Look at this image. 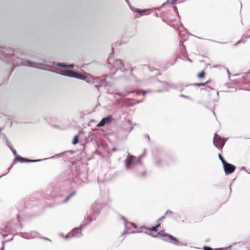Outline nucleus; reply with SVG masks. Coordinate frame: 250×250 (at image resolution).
<instances>
[{
    "mask_svg": "<svg viewBox=\"0 0 250 250\" xmlns=\"http://www.w3.org/2000/svg\"><path fill=\"white\" fill-rule=\"evenodd\" d=\"M110 77L109 75H105L102 77L92 76L88 74H86L85 81L91 83H98L101 85L108 86L110 85V82L106 80Z\"/></svg>",
    "mask_w": 250,
    "mask_h": 250,
    "instance_id": "obj_1",
    "label": "nucleus"
},
{
    "mask_svg": "<svg viewBox=\"0 0 250 250\" xmlns=\"http://www.w3.org/2000/svg\"><path fill=\"white\" fill-rule=\"evenodd\" d=\"M62 75L68 76L70 77L75 78L80 80H85L86 74H82L80 73H78L77 72L71 71V70H67L66 71H63L62 72Z\"/></svg>",
    "mask_w": 250,
    "mask_h": 250,
    "instance_id": "obj_2",
    "label": "nucleus"
},
{
    "mask_svg": "<svg viewBox=\"0 0 250 250\" xmlns=\"http://www.w3.org/2000/svg\"><path fill=\"white\" fill-rule=\"evenodd\" d=\"M135 157L132 155H128L124 161V164L127 170L132 169L137 162H135Z\"/></svg>",
    "mask_w": 250,
    "mask_h": 250,
    "instance_id": "obj_3",
    "label": "nucleus"
},
{
    "mask_svg": "<svg viewBox=\"0 0 250 250\" xmlns=\"http://www.w3.org/2000/svg\"><path fill=\"white\" fill-rule=\"evenodd\" d=\"M213 143L215 146L219 149L221 150L225 144L226 141L222 139L220 136L215 133L214 134Z\"/></svg>",
    "mask_w": 250,
    "mask_h": 250,
    "instance_id": "obj_4",
    "label": "nucleus"
},
{
    "mask_svg": "<svg viewBox=\"0 0 250 250\" xmlns=\"http://www.w3.org/2000/svg\"><path fill=\"white\" fill-rule=\"evenodd\" d=\"M122 218L124 221L125 226L126 228V230L124 231L123 235L135 233V232L134 231H129L128 230L132 228H135L136 225L132 222H127L126 219L124 217H122Z\"/></svg>",
    "mask_w": 250,
    "mask_h": 250,
    "instance_id": "obj_5",
    "label": "nucleus"
},
{
    "mask_svg": "<svg viewBox=\"0 0 250 250\" xmlns=\"http://www.w3.org/2000/svg\"><path fill=\"white\" fill-rule=\"evenodd\" d=\"M82 235V233H81V229L78 228H76L73 229V230L68 233L65 236V239L70 238L71 237H76L79 238L81 237Z\"/></svg>",
    "mask_w": 250,
    "mask_h": 250,
    "instance_id": "obj_6",
    "label": "nucleus"
},
{
    "mask_svg": "<svg viewBox=\"0 0 250 250\" xmlns=\"http://www.w3.org/2000/svg\"><path fill=\"white\" fill-rule=\"evenodd\" d=\"M12 54L13 51L12 50L0 47V59L5 61L7 56Z\"/></svg>",
    "mask_w": 250,
    "mask_h": 250,
    "instance_id": "obj_7",
    "label": "nucleus"
},
{
    "mask_svg": "<svg viewBox=\"0 0 250 250\" xmlns=\"http://www.w3.org/2000/svg\"><path fill=\"white\" fill-rule=\"evenodd\" d=\"M158 234L161 236L164 237H167L168 239H170L171 240L170 243L173 244L174 245H179V241L174 237L172 236L171 235L168 234L165 232L164 230H161L158 232Z\"/></svg>",
    "mask_w": 250,
    "mask_h": 250,
    "instance_id": "obj_8",
    "label": "nucleus"
},
{
    "mask_svg": "<svg viewBox=\"0 0 250 250\" xmlns=\"http://www.w3.org/2000/svg\"><path fill=\"white\" fill-rule=\"evenodd\" d=\"M223 168L226 175L232 173L235 169V167L228 162L225 165H223Z\"/></svg>",
    "mask_w": 250,
    "mask_h": 250,
    "instance_id": "obj_9",
    "label": "nucleus"
},
{
    "mask_svg": "<svg viewBox=\"0 0 250 250\" xmlns=\"http://www.w3.org/2000/svg\"><path fill=\"white\" fill-rule=\"evenodd\" d=\"M48 158H45L43 159H39V160H29L23 157H21V156H17L15 158L14 163H16V162H20L21 163L23 162H37L45 160H47Z\"/></svg>",
    "mask_w": 250,
    "mask_h": 250,
    "instance_id": "obj_10",
    "label": "nucleus"
},
{
    "mask_svg": "<svg viewBox=\"0 0 250 250\" xmlns=\"http://www.w3.org/2000/svg\"><path fill=\"white\" fill-rule=\"evenodd\" d=\"M149 92H150V90H148V91L141 90V91H131L129 93L120 92V93H119V95H120L121 96L125 97V96H127L128 94H130V93L133 94L134 96H137L141 93L143 96H145L146 93Z\"/></svg>",
    "mask_w": 250,
    "mask_h": 250,
    "instance_id": "obj_11",
    "label": "nucleus"
},
{
    "mask_svg": "<svg viewBox=\"0 0 250 250\" xmlns=\"http://www.w3.org/2000/svg\"><path fill=\"white\" fill-rule=\"evenodd\" d=\"M112 117L110 116H108L106 117L103 118L100 123L97 125V126L102 127L104 126L106 124L110 123L112 121Z\"/></svg>",
    "mask_w": 250,
    "mask_h": 250,
    "instance_id": "obj_12",
    "label": "nucleus"
},
{
    "mask_svg": "<svg viewBox=\"0 0 250 250\" xmlns=\"http://www.w3.org/2000/svg\"><path fill=\"white\" fill-rule=\"evenodd\" d=\"M113 66L118 69H121L124 65L122 60L116 59L113 63Z\"/></svg>",
    "mask_w": 250,
    "mask_h": 250,
    "instance_id": "obj_13",
    "label": "nucleus"
},
{
    "mask_svg": "<svg viewBox=\"0 0 250 250\" xmlns=\"http://www.w3.org/2000/svg\"><path fill=\"white\" fill-rule=\"evenodd\" d=\"M39 236V234L35 231H32L22 237L26 239H32Z\"/></svg>",
    "mask_w": 250,
    "mask_h": 250,
    "instance_id": "obj_14",
    "label": "nucleus"
},
{
    "mask_svg": "<svg viewBox=\"0 0 250 250\" xmlns=\"http://www.w3.org/2000/svg\"><path fill=\"white\" fill-rule=\"evenodd\" d=\"M162 85L165 87L164 89H159V90H157L156 92H162L163 91H167L168 90L169 88L170 87V85H169V84H168L167 83H165V82H162Z\"/></svg>",
    "mask_w": 250,
    "mask_h": 250,
    "instance_id": "obj_15",
    "label": "nucleus"
},
{
    "mask_svg": "<svg viewBox=\"0 0 250 250\" xmlns=\"http://www.w3.org/2000/svg\"><path fill=\"white\" fill-rule=\"evenodd\" d=\"M75 194V192L73 191L68 196H67L65 199L63 200V203L67 202L72 197H73Z\"/></svg>",
    "mask_w": 250,
    "mask_h": 250,
    "instance_id": "obj_16",
    "label": "nucleus"
},
{
    "mask_svg": "<svg viewBox=\"0 0 250 250\" xmlns=\"http://www.w3.org/2000/svg\"><path fill=\"white\" fill-rule=\"evenodd\" d=\"M218 157L220 161L222 162L223 165H225V164H227V162L225 160V159L223 158L221 154H218Z\"/></svg>",
    "mask_w": 250,
    "mask_h": 250,
    "instance_id": "obj_17",
    "label": "nucleus"
},
{
    "mask_svg": "<svg viewBox=\"0 0 250 250\" xmlns=\"http://www.w3.org/2000/svg\"><path fill=\"white\" fill-rule=\"evenodd\" d=\"M78 143V135H75L74 136V139L72 142V144L73 145H76Z\"/></svg>",
    "mask_w": 250,
    "mask_h": 250,
    "instance_id": "obj_18",
    "label": "nucleus"
},
{
    "mask_svg": "<svg viewBox=\"0 0 250 250\" xmlns=\"http://www.w3.org/2000/svg\"><path fill=\"white\" fill-rule=\"evenodd\" d=\"M146 11V10H140L138 9L136 10V12L140 13L141 15H143V13Z\"/></svg>",
    "mask_w": 250,
    "mask_h": 250,
    "instance_id": "obj_19",
    "label": "nucleus"
},
{
    "mask_svg": "<svg viewBox=\"0 0 250 250\" xmlns=\"http://www.w3.org/2000/svg\"><path fill=\"white\" fill-rule=\"evenodd\" d=\"M204 75H205V72L204 71H203L202 72H201V73H200L198 74V77L199 78H203V77H204Z\"/></svg>",
    "mask_w": 250,
    "mask_h": 250,
    "instance_id": "obj_20",
    "label": "nucleus"
},
{
    "mask_svg": "<svg viewBox=\"0 0 250 250\" xmlns=\"http://www.w3.org/2000/svg\"><path fill=\"white\" fill-rule=\"evenodd\" d=\"M243 37L245 38H250V32L249 31L247 34L244 35Z\"/></svg>",
    "mask_w": 250,
    "mask_h": 250,
    "instance_id": "obj_21",
    "label": "nucleus"
},
{
    "mask_svg": "<svg viewBox=\"0 0 250 250\" xmlns=\"http://www.w3.org/2000/svg\"><path fill=\"white\" fill-rule=\"evenodd\" d=\"M149 229L150 231H155V232L157 231V230H158L156 228V227L155 226Z\"/></svg>",
    "mask_w": 250,
    "mask_h": 250,
    "instance_id": "obj_22",
    "label": "nucleus"
},
{
    "mask_svg": "<svg viewBox=\"0 0 250 250\" xmlns=\"http://www.w3.org/2000/svg\"><path fill=\"white\" fill-rule=\"evenodd\" d=\"M6 144L8 146V147L11 149V148H12V145H11V144L10 143V142L8 141V140L7 139L6 140Z\"/></svg>",
    "mask_w": 250,
    "mask_h": 250,
    "instance_id": "obj_23",
    "label": "nucleus"
},
{
    "mask_svg": "<svg viewBox=\"0 0 250 250\" xmlns=\"http://www.w3.org/2000/svg\"><path fill=\"white\" fill-rule=\"evenodd\" d=\"M163 240L165 241L168 242H170V241H171L170 240V239H168V237H164V238H163Z\"/></svg>",
    "mask_w": 250,
    "mask_h": 250,
    "instance_id": "obj_24",
    "label": "nucleus"
},
{
    "mask_svg": "<svg viewBox=\"0 0 250 250\" xmlns=\"http://www.w3.org/2000/svg\"><path fill=\"white\" fill-rule=\"evenodd\" d=\"M172 212L169 210H168L167 211V212L165 213V215H168L169 214L171 215L172 214Z\"/></svg>",
    "mask_w": 250,
    "mask_h": 250,
    "instance_id": "obj_25",
    "label": "nucleus"
},
{
    "mask_svg": "<svg viewBox=\"0 0 250 250\" xmlns=\"http://www.w3.org/2000/svg\"><path fill=\"white\" fill-rule=\"evenodd\" d=\"M57 65L59 66H61V67H66V66L64 64L62 63H58L57 64Z\"/></svg>",
    "mask_w": 250,
    "mask_h": 250,
    "instance_id": "obj_26",
    "label": "nucleus"
},
{
    "mask_svg": "<svg viewBox=\"0 0 250 250\" xmlns=\"http://www.w3.org/2000/svg\"><path fill=\"white\" fill-rule=\"evenodd\" d=\"M87 220L88 221V222L86 223V224L90 223L92 221V219L89 216H87Z\"/></svg>",
    "mask_w": 250,
    "mask_h": 250,
    "instance_id": "obj_27",
    "label": "nucleus"
},
{
    "mask_svg": "<svg viewBox=\"0 0 250 250\" xmlns=\"http://www.w3.org/2000/svg\"><path fill=\"white\" fill-rule=\"evenodd\" d=\"M180 97H183V98H187V99H189V100H190V99H191L190 97H188V96H186V95H183V94H181V95H180Z\"/></svg>",
    "mask_w": 250,
    "mask_h": 250,
    "instance_id": "obj_28",
    "label": "nucleus"
},
{
    "mask_svg": "<svg viewBox=\"0 0 250 250\" xmlns=\"http://www.w3.org/2000/svg\"><path fill=\"white\" fill-rule=\"evenodd\" d=\"M145 153H143V154H142V155L140 157V158H139L138 159L137 162H138V163H140V160H141V158H142L143 156H145Z\"/></svg>",
    "mask_w": 250,
    "mask_h": 250,
    "instance_id": "obj_29",
    "label": "nucleus"
},
{
    "mask_svg": "<svg viewBox=\"0 0 250 250\" xmlns=\"http://www.w3.org/2000/svg\"><path fill=\"white\" fill-rule=\"evenodd\" d=\"M204 250H213L212 248H211L210 247H205L204 248Z\"/></svg>",
    "mask_w": 250,
    "mask_h": 250,
    "instance_id": "obj_30",
    "label": "nucleus"
},
{
    "mask_svg": "<svg viewBox=\"0 0 250 250\" xmlns=\"http://www.w3.org/2000/svg\"><path fill=\"white\" fill-rule=\"evenodd\" d=\"M11 150L12 152V153L14 154V155H16V151L14 150L12 148H11Z\"/></svg>",
    "mask_w": 250,
    "mask_h": 250,
    "instance_id": "obj_31",
    "label": "nucleus"
},
{
    "mask_svg": "<svg viewBox=\"0 0 250 250\" xmlns=\"http://www.w3.org/2000/svg\"><path fill=\"white\" fill-rule=\"evenodd\" d=\"M165 216H163L162 217H161V218H160L158 219V221H162L165 219Z\"/></svg>",
    "mask_w": 250,
    "mask_h": 250,
    "instance_id": "obj_32",
    "label": "nucleus"
},
{
    "mask_svg": "<svg viewBox=\"0 0 250 250\" xmlns=\"http://www.w3.org/2000/svg\"><path fill=\"white\" fill-rule=\"evenodd\" d=\"M28 63H29V65H28L29 66H32V67L34 66L33 63L32 62H28Z\"/></svg>",
    "mask_w": 250,
    "mask_h": 250,
    "instance_id": "obj_33",
    "label": "nucleus"
},
{
    "mask_svg": "<svg viewBox=\"0 0 250 250\" xmlns=\"http://www.w3.org/2000/svg\"><path fill=\"white\" fill-rule=\"evenodd\" d=\"M241 42H242V41L240 40L238 42H237L236 43H235L234 45L235 46H236L238 44H239V43H240Z\"/></svg>",
    "mask_w": 250,
    "mask_h": 250,
    "instance_id": "obj_34",
    "label": "nucleus"
},
{
    "mask_svg": "<svg viewBox=\"0 0 250 250\" xmlns=\"http://www.w3.org/2000/svg\"><path fill=\"white\" fill-rule=\"evenodd\" d=\"M206 84V83H196L195 84L197 85L200 86V85H205Z\"/></svg>",
    "mask_w": 250,
    "mask_h": 250,
    "instance_id": "obj_35",
    "label": "nucleus"
},
{
    "mask_svg": "<svg viewBox=\"0 0 250 250\" xmlns=\"http://www.w3.org/2000/svg\"><path fill=\"white\" fill-rule=\"evenodd\" d=\"M6 242V241H3V242H2V249H1L0 250H4V243H5Z\"/></svg>",
    "mask_w": 250,
    "mask_h": 250,
    "instance_id": "obj_36",
    "label": "nucleus"
},
{
    "mask_svg": "<svg viewBox=\"0 0 250 250\" xmlns=\"http://www.w3.org/2000/svg\"><path fill=\"white\" fill-rule=\"evenodd\" d=\"M181 245V246H187V244H183V243H181L179 242V245Z\"/></svg>",
    "mask_w": 250,
    "mask_h": 250,
    "instance_id": "obj_37",
    "label": "nucleus"
},
{
    "mask_svg": "<svg viewBox=\"0 0 250 250\" xmlns=\"http://www.w3.org/2000/svg\"><path fill=\"white\" fill-rule=\"evenodd\" d=\"M14 164H15V163H13L11 165V166L9 167V168H8V171H9L10 170V169L12 167H13V165H14Z\"/></svg>",
    "mask_w": 250,
    "mask_h": 250,
    "instance_id": "obj_38",
    "label": "nucleus"
},
{
    "mask_svg": "<svg viewBox=\"0 0 250 250\" xmlns=\"http://www.w3.org/2000/svg\"><path fill=\"white\" fill-rule=\"evenodd\" d=\"M126 2H127V3H128V4L130 5V8H131V9H132V8H131V6L130 3H129V2L128 0H126Z\"/></svg>",
    "mask_w": 250,
    "mask_h": 250,
    "instance_id": "obj_39",
    "label": "nucleus"
},
{
    "mask_svg": "<svg viewBox=\"0 0 250 250\" xmlns=\"http://www.w3.org/2000/svg\"><path fill=\"white\" fill-rule=\"evenodd\" d=\"M100 85L99 84H96L95 85V87L98 89H99V87H100Z\"/></svg>",
    "mask_w": 250,
    "mask_h": 250,
    "instance_id": "obj_40",
    "label": "nucleus"
},
{
    "mask_svg": "<svg viewBox=\"0 0 250 250\" xmlns=\"http://www.w3.org/2000/svg\"><path fill=\"white\" fill-rule=\"evenodd\" d=\"M67 66L70 67V68H73L74 66V65L71 64V65H68Z\"/></svg>",
    "mask_w": 250,
    "mask_h": 250,
    "instance_id": "obj_41",
    "label": "nucleus"
},
{
    "mask_svg": "<svg viewBox=\"0 0 250 250\" xmlns=\"http://www.w3.org/2000/svg\"><path fill=\"white\" fill-rule=\"evenodd\" d=\"M110 60H111V57H109L108 58V62H109V63H111V62H110Z\"/></svg>",
    "mask_w": 250,
    "mask_h": 250,
    "instance_id": "obj_42",
    "label": "nucleus"
},
{
    "mask_svg": "<svg viewBox=\"0 0 250 250\" xmlns=\"http://www.w3.org/2000/svg\"><path fill=\"white\" fill-rule=\"evenodd\" d=\"M160 224H157L155 227H156V228H157V229H158V228L159 227H160Z\"/></svg>",
    "mask_w": 250,
    "mask_h": 250,
    "instance_id": "obj_43",
    "label": "nucleus"
},
{
    "mask_svg": "<svg viewBox=\"0 0 250 250\" xmlns=\"http://www.w3.org/2000/svg\"><path fill=\"white\" fill-rule=\"evenodd\" d=\"M224 250L223 249L218 248V249H216L215 250Z\"/></svg>",
    "mask_w": 250,
    "mask_h": 250,
    "instance_id": "obj_44",
    "label": "nucleus"
},
{
    "mask_svg": "<svg viewBox=\"0 0 250 250\" xmlns=\"http://www.w3.org/2000/svg\"><path fill=\"white\" fill-rule=\"evenodd\" d=\"M147 139H148V140H150L149 137L148 136H147Z\"/></svg>",
    "mask_w": 250,
    "mask_h": 250,
    "instance_id": "obj_45",
    "label": "nucleus"
},
{
    "mask_svg": "<svg viewBox=\"0 0 250 250\" xmlns=\"http://www.w3.org/2000/svg\"><path fill=\"white\" fill-rule=\"evenodd\" d=\"M6 174H7V173H6V174H3L2 175L0 176V178H1V177L2 176H4V175H6Z\"/></svg>",
    "mask_w": 250,
    "mask_h": 250,
    "instance_id": "obj_46",
    "label": "nucleus"
},
{
    "mask_svg": "<svg viewBox=\"0 0 250 250\" xmlns=\"http://www.w3.org/2000/svg\"><path fill=\"white\" fill-rule=\"evenodd\" d=\"M236 244V243L233 244L232 245H231V247H232L234 245Z\"/></svg>",
    "mask_w": 250,
    "mask_h": 250,
    "instance_id": "obj_47",
    "label": "nucleus"
},
{
    "mask_svg": "<svg viewBox=\"0 0 250 250\" xmlns=\"http://www.w3.org/2000/svg\"><path fill=\"white\" fill-rule=\"evenodd\" d=\"M141 101H139L137 102V103H139L141 102Z\"/></svg>",
    "mask_w": 250,
    "mask_h": 250,
    "instance_id": "obj_48",
    "label": "nucleus"
},
{
    "mask_svg": "<svg viewBox=\"0 0 250 250\" xmlns=\"http://www.w3.org/2000/svg\"><path fill=\"white\" fill-rule=\"evenodd\" d=\"M152 236H153V237H157L156 236H154V235H152Z\"/></svg>",
    "mask_w": 250,
    "mask_h": 250,
    "instance_id": "obj_49",
    "label": "nucleus"
},
{
    "mask_svg": "<svg viewBox=\"0 0 250 250\" xmlns=\"http://www.w3.org/2000/svg\"><path fill=\"white\" fill-rule=\"evenodd\" d=\"M188 61L191 62V60L190 59H188Z\"/></svg>",
    "mask_w": 250,
    "mask_h": 250,
    "instance_id": "obj_50",
    "label": "nucleus"
},
{
    "mask_svg": "<svg viewBox=\"0 0 250 250\" xmlns=\"http://www.w3.org/2000/svg\"><path fill=\"white\" fill-rule=\"evenodd\" d=\"M115 150H116V149H115V148H114V149H113V151H115Z\"/></svg>",
    "mask_w": 250,
    "mask_h": 250,
    "instance_id": "obj_51",
    "label": "nucleus"
},
{
    "mask_svg": "<svg viewBox=\"0 0 250 250\" xmlns=\"http://www.w3.org/2000/svg\"><path fill=\"white\" fill-rule=\"evenodd\" d=\"M174 8H175V10H176V9H177L176 7H175Z\"/></svg>",
    "mask_w": 250,
    "mask_h": 250,
    "instance_id": "obj_52",
    "label": "nucleus"
}]
</instances>
